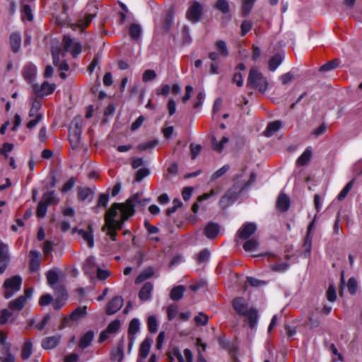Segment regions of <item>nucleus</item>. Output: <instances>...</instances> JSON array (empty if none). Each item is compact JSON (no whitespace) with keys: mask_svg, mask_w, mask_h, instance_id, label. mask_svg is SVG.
I'll return each instance as SVG.
<instances>
[{"mask_svg":"<svg viewBox=\"0 0 362 362\" xmlns=\"http://www.w3.org/2000/svg\"><path fill=\"white\" fill-rule=\"evenodd\" d=\"M139 202L138 196L129 198L125 203H114L107 211L105 216V225L103 230H108L107 235L116 240V230H120L124 223L134 214V204Z\"/></svg>","mask_w":362,"mask_h":362,"instance_id":"f257e3e1","label":"nucleus"},{"mask_svg":"<svg viewBox=\"0 0 362 362\" xmlns=\"http://www.w3.org/2000/svg\"><path fill=\"white\" fill-rule=\"evenodd\" d=\"M255 180V175L252 173L248 181H235L234 185L226 192L221 199L219 204L221 208L226 209L233 204L238 196L247 189Z\"/></svg>","mask_w":362,"mask_h":362,"instance_id":"f03ea898","label":"nucleus"},{"mask_svg":"<svg viewBox=\"0 0 362 362\" xmlns=\"http://www.w3.org/2000/svg\"><path fill=\"white\" fill-rule=\"evenodd\" d=\"M235 310L241 316L247 318L250 327L253 329L257 326L258 313L254 308H249L245 299L241 297L235 298L233 301Z\"/></svg>","mask_w":362,"mask_h":362,"instance_id":"7ed1b4c3","label":"nucleus"},{"mask_svg":"<svg viewBox=\"0 0 362 362\" xmlns=\"http://www.w3.org/2000/svg\"><path fill=\"white\" fill-rule=\"evenodd\" d=\"M247 86L261 93H265L268 87V81L256 67H252L249 72Z\"/></svg>","mask_w":362,"mask_h":362,"instance_id":"20e7f679","label":"nucleus"},{"mask_svg":"<svg viewBox=\"0 0 362 362\" xmlns=\"http://www.w3.org/2000/svg\"><path fill=\"white\" fill-rule=\"evenodd\" d=\"M22 284V278L18 276H14L11 278L7 279L4 283L5 291L4 296L5 298L8 299L11 298L14 293L21 290Z\"/></svg>","mask_w":362,"mask_h":362,"instance_id":"39448f33","label":"nucleus"},{"mask_svg":"<svg viewBox=\"0 0 362 362\" xmlns=\"http://www.w3.org/2000/svg\"><path fill=\"white\" fill-rule=\"evenodd\" d=\"M62 42L65 51L69 52L74 57H76L82 51L81 44L74 41L68 35L64 37Z\"/></svg>","mask_w":362,"mask_h":362,"instance_id":"423d86ee","label":"nucleus"},{"mask_svg":"<svg viewBox=\"0 0 362 362\" xmlns=\"http://www.w3.org/2000/svg\"><path fill=\"white\" fill-rule=\"evenodd\" d=\"M202 16V6L197 1H194L188 8L186 17L192 23L201 21Z\"/></svg>","mask_w":362,"mask_h":362,"instance_id":"0eeeda50","label":"nucleus"},{"mask_svg":"<svg viewBox=\"0 0 362 362\" xmlns=\"http://www.w3.org/2000/svg\"><path fill=\"white\" fill-rule=\"evenodd\" d=\"M81 125L79 123H76L74 127L70 129L69 137L71 146L73 149H77L78 148L81 141Z\"/></svg>","mask_w":362,"mask_h":362,"instance_id":"6e6552de","label":"nucleus"},{"mask_svg":"<svg viewBox=\"0 0 362 362\" xmlns=\"http://www.w3.org/2000/svg\"><path fill=\"white\" fill-rule=\"evenodd\" d=\"M257 225L255 223H246L238 230L236 236L242 240L250 238L256 231Z\"/></svg>","mask_w":362,"mask_h":362,"instance_id":"1a4fd4ad","label":"nucleus"},{"mask_svg":"<svg viewBox=\"0 0 362 362\" xmlns=\"http://www.w3.org/2000/svg\"><path fill=\"white\" fill-rule=\"evenodd\" d=\"M48 284L54 290L59 291L62 296L64 295V288L61 285H57L59 281V274L57 269H51L47 273Z\"/></svg>","mask_w":362,"mask_h":362,"instance_id":"9d476101","label":"nucleus"},{"mask_svg":"<svg viewBox=\"0 0 362 362\" xmlns=\"http://www.w3.org/2000/svg\"><path fill=\"white\" fill-rule=\"evenodd\" d=\"M123 298L121 296H115L107 305L106 312L108 315L116 313L123 305Z\"/></svg>","mask_w":362,"mask_h":362,"instance_id":"9b49d317","label":"nucleus"},{"mask_svg":"<svg viewBox=\"0 0 362 362\" xmlns=\"http://www.w3.org/2000/svg\"><path fill=\"white\" fill-rule=\"evenodd\" d=\"M98 266L95 263V259L94 257H89L83 265L84 273L90 276V279L94 277L95 270Z\"/></svg>","mask_w":362,"mask_h":362,"instance_id":"f8f14e48","label":"nucleus"},{"mask_svg":"<svg viewBox=\"0 0 362 362\" xmlns=\"http://www.w3.org/2000/svg\"><path fill=\"white\" fill-rule=\"evenodd\" d=\"M152 344V339L146 338L140 345L139 359L137 362H142L149 354L151 346Z\"/></svg>","mask_w":362,"mask_h":362,"instance_id":"ddd939ff","label":"nucleus"},{"mask_svg":"<svg viewBox=\"0 0 362 362\" xmlns=\"http://www.w3.org/2000/svg\"><path fill=\"white\" fill-rule=\"evenodd\" d=\"M153 286L151 282H146L142 286L139 293V298L141 300L146 301L151 298Z\"/></svg>","mask_w":362,"mask_h":362,"instance_id":"4468645a","label":"nucleus"},{"mask_svg":"<svg viewBox=\"0 0 362 362\" xmlns=\"http://www.w3.org/2000/svg\"><path fill=\"white\" fill-rule=\"evenodd\" d=\"M61 339L60 335H54L45 338L42 341V346L45 349L55 348Z\"/></svg>","mask_w":362,"mask_h":362,"instance_id":"2eb2a0df","label":"nucleus"},{"mask_svg":"<svg viewBox=\"0 0 362 362\" xmlns=\"http://www.w3.org/2000/svg\"><path fill=\"white\" fill-rule=\"evenodd\" d=\"M42 201L48 205H56L59 202V198L54 190L46 192L42 195Z\"/></svg>","mask_w":362,"mask_h":362,"instance_id":"dca6fc26","label":"nucleus"},{"mask_svg":"<svg viewBox=\"0 0 362 362\" xmlns=\"http://www.w3.org/2000/svg\"><path fill=\"white\" fill-rule=\"evenodd\" d=\"M34 88L39 95L43 96L51 94L55 89V85L45 81L41 85L39 90L36 85L34 86Z\"/></svg>","mask_w":362,"mask_h":362,"instance_id":"f3484780","label":"nucleus"},{"mask_svg":"<svg viewBox=\"0 0 362 362\" xmlns=\"http://www.w3.org/2000/svg\"><path fill=\"white\" fill-rule=\"evenodd\" d=\"M290 206V198L284 193L279 195L276 202V206L281 211H286Z\"/></svg>","mask_w":362,"mask_h":362,"instance_id":"a211bd4d","label":"nucleus"},{"mask_svg":"<svg viewBox=\"0 0 362 362\" xmlns=\"http://www.w3.org/2000/svg\"><path fill=\"white\" fill-rule=\"evenodd\" d=\"M11 261V255L8 245L0 243V263L8 264Z\"/></svg>","mask_w":362,"mask_h":362,"instance_id":"6ab92c4d","label":"nucleus"},{"mask_svg":"<svg viewBox=\"0 0 362 362\" xmlns=\"http://www.w3.org/2000/svg\"><path fill=\"white\" fill-rule=\"evenodd\" d=\"M218 232L219 226L213 222L208 223L204 228V234L209 239H213L216 237Z\"/></svg>","mask_w":362,"mask_h":362,"instance_id":"aec40b11","label":"nucleus"},{"mask_svg":"<svg viewBox=\"0 0 362 362\" xmlns=\"http://www.w3.org/2000/svg\"><path fill=\"white\" fill-rule=\"evenodd\" d=\"M30 269L33 272L37 271L40 264V252L35 250H31L30 252Z\"/></svg>","mask_w":362,"mask_h":362,"instance_id":"412c9836","label":"nucleus"},{"mask_svg":"<svg viewBox=\"0 0 362 362\" xmlns=\"http://www.w3.org/2000/svg\"><path fill=\"white\" fill-rule=\"evenodd\" d=\"M175 12V7L172 5L170 6L165 13V19H164V25L163 28L165 30L168 31L170 28L173 22V15Z\"/></svg>","mask_w":362,"mask_h":362,"instance_id":"4be33fe9","label":"nucleus"},{"mask_svg":"<svg viewBox=\"0 0 362 362\" xmlns=\"http://www.w3.org/2000/svg\"><path fill=\"white\" fill-rule=\"evenodd\" d=\"M154 275V269L151 267H148L144 269L140 274L135 279V284H139L144 281L146 279H148L152 277Z\"/></svg>","mask_w":362,"mask_h":362,"instance_id":"5701e85b","label":"nucleus"},{"mask_svg":"<svg viewBox=\"0 0 362 362\" xmlns=\"http://www.w3.org/2000/svg\"><path fill=\"white\" fill-rule=\"evenodd\" d=\"M281 127V122L276 120L272 122H269L264 131V135L267 137L272 136L276 132H278Z\"/></svg>","mask_w":362,"mask_h":362,"instance_id":"b1692460","label":"nucleus"},{"mask_svg":"<svg viewBox=\"0 0 362 362\" xmlns=\"http://www.w3.org/2000/svg\"><path fill=\"white\" fill-rule=\"evenodd\" d=\"M94 332L93 331L87 332L81 338L78 343V346L82 349L87 348L92 342Z\"/></svg>","mask_w":362,"mask_h":362,"instance_id":"393cba45","label":"nucleus"},{"mask_svg":"<svg viewBox=\"0 0 362 362\" xmlns=\"http://www.w3.org/2000/svg\"><path fill=\"white\" fill-rule=\"evenodd\" d=\"M83 239L87 243L89 247H93L94 245L93 235L91 226L88 227V230H80L78 232Z\"/></svg>","mask_w":362,"mask_h":362,"instance_id":"a878e982","label":"nucleus"},{"mask_svg":"<svg viewBox=\"0 0 362 362\" xmlns=\"http://www.w3.org/2000/svg\"><path fill=\"white\" fill-rule=\"evenodd\" d=\"M26 298L21 296L9 303V308L12 310H21L25 305Z\"/></svg>","mask_w":362,"mask_h":362,"instance_id":"bb28decb","label":"nucleus"},{"mask_svg":"<svg viewBox=\"0 0 362 362\" xmlns=\"http://www.w3.org/2000/svg\"><path fill=\"white\" fill-rule=\"evenodd\" d=\"M86 310V306L78 307L71 313L70 319L73 321H78L83 318L87 314Z\"/></svg>","mask_w":362,"mask_h":362,"instance_id":"cd10ccee","label":"nucleus"},{"mask_svg":"<svg viewBox=\"0 0 362 362\" xmlns=\"http://www.w3.org/2000/svg\"><path fill=\"white\" fill-rule=\"evenodd\" d=\"M174 354L177 357L178 362H193V356L192 351L189 349H185L184 350V355L185 356L186 361L179 350L175 349L174 351Z\"/></svg>","mask_w":362,"mask_h":362,"instance_id":"c85d7f7f","label":"nucleus"},{"mask_svg":"<svg viewBox=\"0 0 362 362\" xmlns=\"http://www.w3.org/2000/svg\"><path fill=\"white\" fill-rule=\"evenodd\" d=\"M36 73L37 68L33 64H28L24 67L23 76L25 79L30 81V82L34 79Z\"/></svg>","mask_w":362,"mask_h":362,"instance_id":"c756f323","label":"nucleus"},{"mask_svg":"<svg viewBox=\"0 0 362 362\" xmlns=\"http://www.w3.org/2000/svg\"><path fill=\"white\" fill-rule=\"evenodd\" d=\"M229 139L226 136H223L220 141H218L216 139L214 136L211 139V144L213 146V149L218 152H221L225 146V145L228 142Z\"/></svg>","mask_w":362,"mask_h":362,"instance_id":"7c9ffc66","label":"nucleus"},{"mask_svg":"<svg viewBox=\"0 0 362 362\" xmlns=\"http://www.w3.org/2000/svg\"><path fill=\"white\" fill-rule=\"evenodd\" d=\"M283 57L281 54H276L269 61V69L274 71L282 62Z\"/></svg>","mask_w":362,"mask_h":362,"instance_id":"2f4dec72","label":"nucleus"},{"mask_svg":"<svg viewBox=\"0 0 362 362\" xmlns=\"http://www.w3.org/2000/svg\"><path fill=\"white\" fill-rule=\"evenodd\" d=\"M312 151L310 148H306L301 156L298 158L296 163L298 165L303 166L306 165L311 159Z\"/></svg>","mask_w":362,"mask_h":362,"instance_id":"473e14b6","label":"nucleus"},{"mask_svg":"<svg viewBox=\"0 0 362 362\" xmlns=\"http://www.w3.org/2000/svg\"><path fill=\"white\" fill-rule=\"evenodd\" d=\"M185 291V288L182 285L174 287L170 292V298L173 300H179L182 298Z\"/></svg>","mask_w":362,"mask_h":362,"instance_id":"72a5a7b5","label":"nucleus"},{"mask_svg":"<svg viewBox=\"0 0 362 362\" xmlns=\"http://www.w3.org/2000/svg\"><path fill=\"white\" fill-rule=\"evenodd\" d=\"M21 37L18 33H13L10 37V43L12 50L17 52L21 47Z\"/></svg>","mask_w":362,"mask_h":362,"instance_id":"f704fd0d","label":"nucleus"},{"mask_svg":"<svg viewBox=\"0 0 362 362\" xmlns=\"http://www.w3.org/2000/svg\"><path fill=\"white\" fill-rule=\"evenodd\" d=\"M140 330V322L139 319L134 318L131 320L129 328H128V334L129 336L135 337L134 335L139 332Z\"/></svg>","mask_w":362,"mask_h":362,"instance_id":"c9c22d12","label":"nucleus"},{"mask_svg":"<svg viewBox=\"0 0 362 362\" xmlns=\"http://www.w3.org/2000/svg\"><path fill=\"white\" fill-rule=\"evenodd\" d=\"M147 326L151 333H156L158 330V319L155 315H149L147 319Z\"/></svg>","mask_w":362,"mask_h":362,"instance_id":"e433bc0d","label":"nucleus"},{"mask_svg":"<svg viewBox=\"0 0 362 362\" xmlns=\"http://www.w3.org/2000/svg\"><path fill=\"white\" fill-rule=\"evenodd\" d=\"M21 16L23 21H32L33 19V15L31 6L28 4H24L21 9Z\"/></svg>","mask_w":362,"mask_h":362,"instance_id":"4c0bfd02","label":"nucleus"},{"mask_svg":"<svg viewBox=\"0 0 362 362\" xmlns=\"http://www.w3.org/2000/svg\"><path fill=\"white\" fill-rule=\"evenodd\" d=\"M141 32V27L139 24L134 23L129 28L130 36L134 40H138L140 38Z\"/></svg>","mask_w":362,"mask_h":362,"instance_id":"58836bf2","label":"nucleus"},{"mask_svg":"<svg viewBox=\"0 0 362 362\" xmlns=\"http://www.w3.org/2000/svg\"><path fill=\"white\" fill-rule=\"evenodd\" d=\"M216 47L221 56L223 57L228 56V47L226 43L223 40H218L216 42Z\"/></svg>","mask_w":362,"mask_h":362,"instance_id":"ea45409f","label":"nucleus"},{"mask_svg":"<svg viewBox=\"0 0 362 362\" xmlns=\"http://www.w3.org/2000/svg\"><path fill=\"white\" fill-rule=\"evenodd\" d=\"M33 352V345L30 341L25 342L22 349V358L27 360L30 358Z\"/></svg>","mask_w":362,"mask_h":362,"instance_id":"a19ab883","label":"nucleus"},{"mask_svg":"<svg viewBox=\"0 0 362 362\" xmlns=\"http://www.w3.org/2000/svg\"><path fill=\"white\" fill-rule=\"evenodd\" d=\"M259 246V242L255 238L246 241L243 245V248L246 252H252Z\"/></svg>","mask_w":362,"mask_h":362,"instance_id":"79ce46f5","label":"nucleus"},{"mask_svg":"<svg viewBox=\"0 0 362 362\" xmlns=\"http://www.w3.org/2000/svg\"><path fill=\"white\" fill-rule=\"evenodd\" d=\"M289 267L290 264L287 262H282L270 265V268L272 271L279 273H284L286 272L288 269Z\"/></svg>","mask_w":362,"mask_h":362,"instance_id":"37998d69","label":"nucleus"},{"mask_svg":"<svg viewBox=\"0 0 362 362\" xmlns=\"http://www.w3.org/2000/svg\"><path fill=\"white\" fill-rule=\"evenodd\" d=\"M354 185V180H351L349 182H348L346 186L341 189V191L339 192V194L337 196V199L339 201H342L345 199L348 193L350 192V190L352 189Z\"/></svg>","mask_w":362,"mask_h":362,"instance_id":"c03bdc74","label":"nucleus"},{"mask_svg":"<svg viewBox=\"0 0 362 362\" xmlns=\"http://www.w3.org/2000/svg\"><path fill=\"white\" fill-rule=\"evenodd\" d=\"M304 251L303 255L307 257L310 255L312 247V237L310 235H306L305 243L303 245Z\"/></svg>","mask_w":362,"mask_h":362,"instance_id":"a18cd8bd","label":"nucleus"},{"mask_svg":"<svg viewBox=\"0 0 362 362\" xmlns=\"http://www.w3.org/2000/svg\"><path fill=\"white\" fill-rule=\"evenodd\" d=\"M230 165H223L220 169L216 170L214 174L211 175V181H214L223 175H225L229 170Z\"/></svg>","mask_w":362,"mask_h":362,"instance_id":"49530a36","label":"nucleus"},{"mask_svg":"<svg viewBox=\"0 0 362 362\" xmlns=\"http://www.w3.org/2000/svg\"><path fill=\"white\" fill-rule=\"evenodd\" d=\"M42 106L41 102L38 100H34L32 103V107L30 110L29 116L30 117L37 116V115H39L38 113L39 110L40 109Z\"/></svg>","mask_w":362,"mask_h":362,"instance_id":"de8ad7c7","label":"nucleus"},{"mask_svg":"<svg viewBox=\"0 0 362 362\" xmlns=\"http://www.w3.org/2000/svg\"><path fill=\"white\" fill-rule=\"evenodd\" d=\"M47 210V205L44 203L42 200L39 202L37 207V216L40 218H43L45 216Z\"/></svg>","mask_w":362,"mask_h":362,"instance_id":"09e8293b","label":"nucleus"},{"mask_svg":"<svg viewBox=\"0 0 362 362\" xmlns=\"http://www.w3.org/2000/svg\"><path fill=\"white\" fill-rule=\"evenodd\" d=\"M194 321L197 325H206L209 321V317L204 313H199L194 317Z\"/></svg>","mask_w":362,"mask_h":362,"instance_id":"8fccbe9b","label":"nucleus"},{"mask_svg":"<svg viewBox=\"0 0 362 362\" xmlns=\"http://www.w3.org/2000/svg\"><path fill=\"white\" fill-rule=\"evenodd\" d=\"M347 288L349 290V292L351 295H354L357 291L358 284L357 281L355 278L351 277L349 279L347 283Z\"/></svg>","mask_w":362,"mask_h":362,"instance_id":"3c124183","label":"nucleus"},{"mask_svg":"<svg viewBox=\"0 0 362 362\" xmlns=\"http://www.w3.org/2000/svg\"><path fill=\"white\" fill-rule=\"evenodd\" d=\"M338 65H339L338 60L334 59V60L330 61V62L325 64L324 65H322L320 67V71H330V70L334 69V68L337 67Z\"/></svg>","mask_w":362,"mask_h":362,"instance_id":"603ef678","label":"nucleus"},{"mask_svg":"<svg viewBox=\"0 0 362 362\" xmlns=\"http://www.w3.org/2000/svg\"><path fill=\"white\" fill-rule=\"evenodd\" d=\"M156 76L157 74L153 70L147 69L143 74L142 80L144 82H148L155 79Z\"/></svg>","mask_w":362,"mask_h":362,"instance_id":"864d4df0","label":"nucleus"},{"mask_svg":"<svg viewBox=\"0 0 362 362\" xmlns=\"http://www.w3.org/2000/svg\"><path fill=\"white\" fill-rule=\"evenodd\" d=\"M158 144V141H149L145 143L140 144L137 148L140 151H146L154 148Z\"/></svg>","mask_w":362,"mask_h":362,"instance_id":"5fc2aeb1","label":"nucleus"},{"mask_svg":"<svg viewBox=\"0 0 362 362\" xmlns=\"http://www.w3.org/2000/svg\"><path fill=\"white\" fill-rule=\"evenodd\" d=\"M93 194L90 188H80L78 189V197L81 201H85Z\"/></svg>","mask_w":362,"mask_h":362,"instance_id":"6e6d98bb","label":"nucleus"},{"mask_svg":"<svg viewBox=\"0 0 362 362\" xmlns=\"http://www.w3.org/2000/svg\"><path fill=\"white\" fill-rule=\"evenodd\" d=\"M95 16L88 14L86 15L84 19H81L79 21L78 26L81 28V30L85 29L92 21L93 18Z\"/></svg>","mask_w":362,"mask_h":362,"instance_id":"4d7b16f0","label":"nucleus"},{"mask_svg":"<svg viewBox=\"0 0 362 362\" xmlns=\"http://www.w3.org/2000/svg\"><path fill=\"white\" fill-rule=\"evenodd\" d=\"M120 327V322L118 320H115L112 322H111L107 327L106 328L107 332H108L110 334L115 333Z\"/></svg>","mask_w":362,"mask_h":362,"instance_id":"13d9d810","label":"nucleus"},{"mask_svg":"<svg viewBox=\"0 0 362 362\" xmlns=\"http://www.w3.org/2000/svg\"><path fill=\"white\" fill-rule=\"evenodd\" d=\"M75 183H76L75 178L71 177L66 183H64V185H63V187L61 189V192L62 193L68 192L74 187V186L75 185Z\"/></svg>","mask_w":362,"mask_h":362,"instance_id":"bf43d9fd","label":"nucleus"},{"mask_svg":"<svg viewBox=\"0 0 362 362\" xmlns=\"http://www.w3.org/2000/svg\"><path fill=\"white\" fill-rule=\"evenodd\" d=\"M11 315L12 313L11 311H9L8 309H3L0 314V323L1 325L6 324Z\"/></svg>","mask_w":362,"mask_h":362,"instance_id":"052dcab7","label":"nucleus"},{"mask_svg":"<svg viewBox=\"0 0 362 362\" xmlns=\"http://www.w3.org/2000/svg\"><path fill=\"white\" fill-rule=\"evenodd\" d=\"M109 202V195L107 194H101L99 197L98 204L94 209L103 206L106 207Z\"/></svg>","mask_w":362,"mask_h":362,"instance_id":"680f3d73","label":"nucleus"},{"mask_svg":"<svg viewBox=\"0 0 362 362\" xmlns=\"http://www.w3.org/2000/svg\"><path fill=\"white\" fill-rule=\"evenodd\" d=\"M149 175V170L147 168L139 169L135 176V180L136 182H141L144 177Z\"/></svg>","mask_w":362,"mask_h":362,"instance_id":"e2e57ef3","label":"nucleus"},{"mask_svg":"<svg viewBox=\"0 0 362 362\" xmlns=\"http://www.w3.org/2000/svg\"><path fill=\"white\" fill-rule=\"evenodd\" d=\"M52 300V296L50 294H44L40 297L39 304L42 307L47 306L51 303Z\"/></svg>","mask_w":362,"mask_h":362,"instance_id":"0e129e2a","label":"nucleus"},{"mask_svg":"<svg viewBox=\"0 0 362 362\" xmlns=\"http://www.w3.org/2000/svg\"><path fill=\"white\" fill-rule=\"evenodd\" d=\"M9 347H6L5 353L1 356L0 360L1 362H14L15 357L8 351Z\"/></svg>","mask_w":362,"mask_h":362,"instance_id":"69168bd1","label":"nucleus"},{"mask_svg":"<svg viewBox=\"0 0 362 362\" xmlns=\"http://www.w3.org/2000/svg\"><path fill=\"white\" fill-rule=\"evenodd\" d=\"M252 23L249 21H244L241 24V35H245L252 28Z\"/></svg>","mask_w":362,"mask_h":362,"instance_id":"338daca9","label":"nucleus"},{"mask_svg":"<svg viewBox=\"0 0 362 362\" xmlns=\"http://www.w3.org/2000/svg\"><path fill=\"white\" fill-rule=\"evenodd\" d=\"M339 6L344 11L351 12V10L355 7V1H340Z\"/></svg>","mask_w":362,"mask_h":362,"instance_id":"774afa93","label":"nucleus"}]
</instances>
